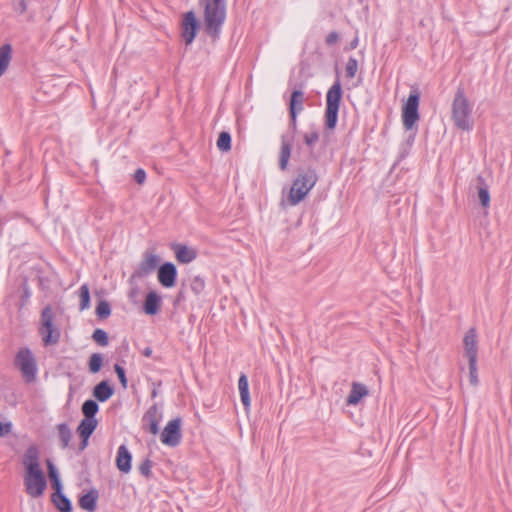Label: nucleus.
<instances>
[{"label": "nucleus", "mask_w": 512, "mask_h": 512, "mask_svg": "<svg viewBox=\"0 0 512 512\" xmlns=\"http://www.w3.org/2000/svg\"><path fill=\"white\" fill-rule=\"evenodd\" d=\"M368 394L369 390L366 385L359 382H353L350 393L346 399V403L347 405H357L360 400L368 396Z\"/></svg>", "instance_id": "dca6fc26"}, {"label": "nucleus", "mask_w": 512, "mask_h": 512, "mask_svg": "<svg viewBox=\"0 0 512 512\" xmlns=\"http://www.w3.org/2000/svg\"><path fill=\"white\" fill-rule=\"evenodd\" d=\"M341 99L342 87L340 81L337 80L330 87L326 96L325 126L329 130H333L337 124Z\"/></svg>", "instance_id": "39448f33"}, {"label": "nucleus", "mask_w": 512, "mask_h": 512, "mask_svg": "<svg viewBox=\"0 0 512 512\" xmlns=\"http://www.w3.org/2000/svg\"><path fill=\"white\" fill-rule=\"evenodd\" d=\"M98 410L99 406L94 400H86L82 405V413L86 419H95L94 416Z\"/></svg>", "instance_id": "c85d7f7f"}, {"label": "nucleus", "mask_w": 512, "mask_h": 512, "mask_svg": "<svg viewBox=\"0 0 512 512\" xmlns=\"http://www.w3.org/2000/svg\"><path fill=\"white\" fill-rule=\"evenodd\" d=\"M198 28V21L195 17L194 12L189 11L184 15L182 21V37L186 43L189 45L193 42L196 32Z\"/></svg>", "instance_id": "9b49d317"}, {"label": "nucleus", "mask_w": 512, "mask_h": 512, "mask_svg": "<svg viewBox=\"0 0 512 512\" xmlns=\"http://www.w3.org/2000/svg\"><path fill=\"white\" fill-rule=\"evenodd\" d=\"M172 249L175 252L177 261L183 264H188L195 260L197 257L196 250L186 245L174 244L172 245Z\"/></svg>", "instance_id": "2eb2a0df"}, {"label": "nucleus", "mask_w": 512, "mask_h": 512, "mask_svg": "<svg viewBox=\"0 0 512 512\" xmlns=\"http://www.w3.org/2000/svg\"><path fill=\"white\" fill-rule=\"evenodd\" d=\"M31 296V291L29 289V287L27 285L24 286V292H23V295L21 297V302H20V309L23 308L26 303L28 302L29 298Z\"/></svg>", "instance_id": "c03bdc74"}, {"label": "nucleus", "mask_w": 512, "mask_h": 512, "mask_svg": "<svg viewBox=\"0 0 512 512\" xmlns=\"http://www.w3.org/2000/svg\"><path fill=\"white\" fill-rule=\"evenodd\" d=\"M151 468H152V461L150 459H145L140 465H139V471L140 473L145 476L146 478L151 477Z\"/></svg>", "instance_id": "58836bf2"}, {"label": "nucleus", "mask_w": 512, "mask_h": 512, "mask_svg": "<svg viewBox=\"0 0 512 512\" xmlns=\"http://www.w3.org/2000/svg\"><path fill=\"white\" fill-rule=\"evenodd\" d=\"M98 425L96 419H82L77 427V433L82 439L88 440Z\"/></svg>", "instance_id": "b1692460"}, {"label": "nucleus", "mask_w": 512, "mask_h": 512, "mask_svg": "<svg viewBox=\"0 0 512 512\" xmlns=\"http://www.w3.org/2000/svg\"><path fill=\"white\" fill-rule=\"evenodd\" d=\"M473 105L467 98L465 91L459 87L455 93L451 106V119L454 125L462 131L473 128Z\"/></svg>", "instance_id": "f257e3e1"}, {"label": "nucleus", "mask_w": 512, "mask_h": 512, "mask_svg": "<svg viewBox=\"0 0 512 512\" xmlns=\"http://www.w3.org/2000/svg\"><path fill=\"white\" fill-rule=\"evenodd\" d=\"M103 364V357L100 353H93L88 362L89 371L91 373H97L100 371Z\"/></svg>", "instance_id": "7c9ffc66"}, {"label": "nucleus", "mask_w": 512, "mask_h": 512, "mask_svg": "<svg viewBox=\"0 0 512 512\" xmlns=\"http://www.w3.org/2000/svg\"><path fill=\"white\" fill-rule=\"evenodd\" d=\"M318 140L319 134L316 131H312L304 135V141L309 147H312Z\"/></svg>", "instance_id": "a19ab883"}, {"label": "nucleus", "mask_w": 512, "mask_h": 512, "mask_svg": "<svg viewBox=\"0 0 512 512\" xmlns=\"http://www.w3.org/2000/svg\"><path fill=\"white\" fill-rule=\"evenodd\" d=\"M317 181L318 175L315 169L306 168L299 170L287 197L289 205L295 206L304 200Z\"/></svg>", "instance_id": "f03ea898"}, {"label": "nucleus", "mask_w": 512, "mask_h": 512, "mask_svg": "<svg viewBox=\"0 0 512 512\" xmlns=\"http://www.w3.org/2000/svg\"><path fill=\"white\" fill-rule=\"evenodd\" d=\"M357 69H358L357 60L355 58H349L346 63V67H345L346 76L348 78L355 77Z\"/></svg>", "instance_id": "4c0bfd02"}, {"label": "nucleus", "mask_w": 512, "mask_h": 512, "mask_svg": "<svg viewBox=\"0 0 512 512\" xmlns=\"http://www.w3.org/2000/svg\"><path fill=\"white\" fill-rule=\"evenodd\" d=\"M131 459L132 456L125 445H121L118 448L116 457V466L123 472L128 473L131 470Z\"/></svg>", "instance_id": "f3484780"}, {"label": "nucleus", "mask_w": 512, "mask_h": 512, "mask_svg": "<svg viewBox=\"0 0 512 512\" xmlns=\"http://www.w3.org/2000/svg\"><path fill=\"white\" fill-rule=\"evenodd\" d=\"M290 127L293 130V132H296V130H297V115L290 116Z\"/></svg>", "instance_id": "8fccbe9b"}, {"label": "nucleus", "mask_w": 512, "mask_h": 512, "mask_svg": "<svg viewBox=\"0 0 512 512\" xmlns=\"http://www.w3.org/2000/svg\"><path fill=\"white\" fill-rule=\"evenodd\" d=\"M56 428L58 431L60 446L62 449H65L69 446L72 439V431L66 423L58 424Z\"/></svg>", "instance_id": "bb28decb"}, {"label": "nucleus", "mask_w": 512, "mask_h": 512, "mask_svg": "<svg viewBox=\"0 0 512 512\" xmlns=\"http://www.w3.org/2000/svg\"><path fill=\"white\" fill-rule=\"evenodd\" d=\"M477 189H478V198H479L481 205L485 208L489 207V205H490L489 188L482 176L477 177Z\"/></svg>", "instance_id": "a878e982"}, {"label": "nucleus", "mask_w": 512, "mask_h": 512, "mask_svg": "<svg viewBox=\"0 0 512 512\" xmlns=\"http://www.w3.org/2000/svg\"><path fill=\"white\" fill-rule=\"evenodd\" d=\"M92 339L100 346H107L109 342L107 333L99 328L93 332Z\"/></svg>", "instance_id": "c9c22d12"}, {"label": "nucleus", "mask_w": 512, "mask_h": 512, "mask_svg": "<svg viewBox=\"0 0 512 512\" xmlns=\"http://www.w3.org/2000/svg\"><path fill=\"white\" fill-rule=\"evenodd\" d=\"M15 366L20 370L21 375L25 382H34L37 375V362L27 347L19 349L14 360Z\"/></svg>", "instance_id": "423d86ee"}, {"label": "nucleus", "mask_w": 512, "mask_h": 512, "mask_svg": "<svg viewBox=\"0 0 512 512\" xmlns=\"http://www.w3.org/2000/svg\"><path fill=\"white\" fill-rule=\"evenodd\" d=\"M217 148L222 152L231 150V135L229 132L222 131L217 139Z\"/></svg>", "instance_id": "c756f323"}, {"label": "nucleus", "mask_w": 512, "mask_h": 512, "mask_svg": "<svg viewBox=\"0 0 512 512\" xmlns=\"http://www.w3.org/2000/svg\"><path fill=\"white\" fill-rule=\"evenodd\" d=\"M80 310H85L90 305V292L86 284L82 285L79 290Z\"/></svg>", "instance_id": "2f4dec72"}, {"label": "nucleus", "mask_w": 512, "mask_h": 512, "mask_svg": "<svg viewBox=\"0 0 512 512\" xmlns=\"http://www.w3.org/2000/svg\"><path fill=\"white\" fill-rule=\"evenodd\" d=\"M226 17L225 0H206L204 21L207 33L216 38Z\"/></svg>", "instance_id": "7ed1b4c3"}, {"label": "nucleus", "mask_w": 512, "mask_h": 512, "mask_svg": "<svg viewBox=\"0 0 512 512\" xmlns=\"http://www.w3.org/2000/svg\"><path fill=\"white\" fill-rule=\"evenodd\" d=\"M469 362V381L473 386H477L479 383L478 373H477V360L468 361Z\"/></svg>", "instance_id": "e433bc0d"}, {"label": "nucleus", "mask_w": 512, "mask_h": 512, "mask_svg": "<svg viewBox=\"0 0 512 512\" xmlns=\"http://www.w3.org/2000/svg\"><path fill=\"white\" fill-rule=\"evenodd\" d=\"M419 93L412 91L403 106L402 119L406 130H410L419 120Z\"/></svg>", "instance_id": "6e6552de"}, {"label": "nucleus", "mask_w": 512, "mask_h": 512, "mask_svg": "<svg viewBox=\"0 0 512 512\" xmlns=\"http://www.w3.org/2000/svg\"><path fill=\"white\" fill-rule=\"evenodd\" d=\"M160 256L152 251H145L143 258L133 272L134 278H144L153 273L160 263Z\"/></svg>", "instance_id": "1a4fd4ad"}, {"label": "nucleus", "mask_w": 512, "mask_h": 512, "mask_svg": "<svg viewBox=\"0 0 512 512\" xmlns=\"http://www.w3.org/2000/svg\"><path fill=\"white\" fill-rule=\"evenodd\" d=\"M339 39V35L337 32L333 31V32H330L327 36H326V39H325V42L327 45H333L335 44Z\"/></svg>", "instance_id": "de8ad7c7"}, {"label": "nucleus", "mask_w": 512, "mask_h": 512, "mask_svg": "<svg viewBox=\"0 0 512 512\" xmlns=\"http://www.w3.org/2000/svg\"><path fill=\"white\" fill-rule=\"evenodd\" d=\"M55 314L51 306H46L40 316V325L38 332L41 336L43 345L53 346L60 341V329L54 324Z\"/></svg>", "instance_id": "20e7f679"}, {"label": "nucleus", "mask_w": 512, "mask_h": 512, "mask_svg": "<svg viewBox=\"0 0 512 512\" xmlns=\"http://www.w3.org/2000/svg\"><path fill=\"white\" fill-rule=\"evenodd\" d=\"M305 96L301 90H294L291 93L289 101V114L290 116L298 115L304 110Z\"/></svg>", "instance_id": "a211bd4d"}, {"label": "nucleus", "mask_w": 512, "mask_h": 512, "mask_svg": "<svg viewBox=\"0 0 512 512\" xmlns=\"http://www.w3.org/2000/svg\"><path fill=\"white\" fill-rule=\"evenodd\" d=\"M464 354L467 357L468 361L477 360L478 358V340H477V332L474 327L470 328L464 338Z\"/></svg>", "instance_id": "ddd939ff"}, {"label": "nucleus", "mask_w": 512, "mask_h": 512, "mask_svg": "<svg viewBox=\"0 0 512 512\" xmlns=\"http://www.w3.org/2000/svg\"><path fill=\"white\" fill-rule=\"evenodd\" d=\"M52 502L54 503L56 508L61 512L72 511L70 500L62 493H53Z\"/></svg>", "instance_id": "cd10ccee"}, {"label": "nucleus", "mask_w": 512, "mask_h": 512, "mask_svg": "<svg viewBox=\"0 0 512 512\" xmlns=\"http://www.w3.org/2000/svg\"><path fill=\"white\" fill-rule=\"evenodd\" d=\"M13 8L18 14H24L27 10L26 0H15L13 3Z\"/></svg>", "instance_id": "79ce46f5"}, {"label": "nucleus", "mask_w": 512, "mask_h": 512, "mask_svg": "<svg viewBox=\"0 0 512 512\" xmlns=\"http://www.w3.org/2000/svg\"><path fill=\"white\" fill-rule=\"evenodd\" d=\"M23 482L26 493L31 498H40L47 488V480L43 470L25 471Z\"/></svg>", "instance_id": "0eeeda50"}, {"label": "nucleus", "mask_w": 512, "mask_h": 512, "mask_svg": "<svg viewBox=\"0 0 512 512\" xmlns=\"http://www.w3.org/2000/svg\"><path fill=\"white\" fill-rule=\"evenodd\" d=\"M47 467L50 480L53 481L55 479H59L57 469L55 468L54 464L49 460L47 461Z\"/></svg>", "instance_id": "37998d69"}, {"label": "nucleus", "mask_w": 512, "mask_h": 512, "mask_svg": "<svg viewBox=\"0 0 512 512\" xmlns=\"http://www.w3.org/2000/svg\"><path fill=\"white\" fill-rule=\"evenodd\" d=\"M190 288L195 295H199L204 291L205 281L200 276H194L190 279Z\"/></svg>", "instance_id": "f704fd0d"}, {"label": "nucleus", "mask_w": 512, "mask_h": 512, "mask_svg": "<svg viewBox=\"0 0 512 512\" xmlns=\"http://www.w3.org/2000/svg\"><path fill=\"white\" fill-rule=\"evenodd\" d=\"M291 150H292L291 140L285 135L281 136V148H280V153H279V168L282 171L287 169L289 159L291 156Z\"/></svg>", "instance_id": "6ab92c4d"}, {"label": "nucleus", "mask_w": 512, "mask_h": 512, "mask_svg": "<svg viewBox=\"0 0 512 512\" xmlns=\"http://www.w3.org/2000/svg\"><path fill=\"white\" fill-rule=\"evenodd\" d=\"M113 388L107 381H101L93 389V396L100 402L107 401L113 395Z\"/></svg>", "instance_id": "5701e85b"}, {"label": "nucleus", "mask_w": 512, "mask_h": 512, "mask_svg": "<svg viewBox=\"0 0 512 512\" xmlns=\"http://www.w3.org/2000/svg\"><path fill=\"white\" fill-rule=\"evenodd\" d=\"M39 458L40 453L38 447L35 445L29 446L22 459L25 471L41 470Z\"/></svg>", "instance_id": "4468645a"}, {"label": "nucleus", "mask_w": 512, "mask_h": 512, "mask_svg": "<svg viewBox=\"0 0 512 512\" xmlns=\"http://www.w3.org/2000/svg\"><path fill=\"white\" fill-rule=\"evenodd\" d=\"M13 48L9 43L0 46V77L8 70L12 60Z\"/></svg>", "instance_id": "4be33fe9"}, {"label": "nucleus", "mask_w": 512, "mask_h": 512, "mask_svg": "<svg viewBox=\"0 0 512 512\" xmlns=\"http://www.w3.org/2000/svg\"><path fill=\"white\" fill-rule=\"evenodd\" d=\"M52 482V487L55 489L54 493H61V483L60 479H55Z\"/></svg>", "instance_id": "09e8293b"}, {"label": "nucleus", "mask_w": 512, "mask_h": 512, "mask_svg": "<svg viewBox=\"0 0 512 512\" xmlns=\"http://www.w3.org/2000/svg\"><path fill=\"white\" fill-rule=\"evenodd\" d=\"M114 370L119 378V381L122 385L123 388H126L127 387V378H126V375H125V370L122 366L116 364L114 366Z\"/></svg>", "instance_id": "ea45409f"}, {"label": "nucleus", "mask_w": 512, "mask_h": 512, "mask_svg": "<svg viewBox=\"0 0 512 512\" xmlns=\"http://www.w3.org/2000/svg\"><path fill=\"white\" fill-rule=\"evenodd\" d=\"M357 46H358V37H355V38L351 41V43H350V45H349V49H355Z\"/></svg>", "instance_id": "3c124183"}, {"label": "nucleus", "mask_w": 512, "mask_h": 512, "mask_svg": "<svg viewBox=\"0 0 512 512\" xmlns=\"http://www.w3.org/2000/svg\"><path fill=\"white\" fill-rule=\"evenodd\" d=\"M156 412H157V407L156 405H153L149 411L147 412V416L150 418V424H149V431L153 434V435H156L158 432H159V427H158V421L155 417L156 415Z\"/></svg>", "instance_id": "72a5a7b5"}, {"label": "nucleus", "mask_w": 512, "mask_h": 512, "mask_svg": "<svg viewBox=\"0 0 512 512\" xmlns=\"http://www.w3.org/2000/svg\"><path fill=\"white\" fill-rule=\"evenodd\" d=\"M134 179L138 184H143L146 179V173L143 169H137L134 174Z\"/></svg>", "instance_id": "a18cd8bd"}, {"label": "nucleus", "mask_w": 512, "mask_h": 512, "mask_svg": "<svg viewBox=\"0 0 512 512\" xmlns=\"http://www.w3.org/2000/svg\"><path fill=\"white\" fill-rule=\"evenodd\" d=\"M177 278L176 266L171 262H165L158 268V281L166 288H171L175 285Z\"/></svg>", "instance_id": "f8f14e48"}, {"label": "nucleus", "mask_w": 512, "mask_h": 512, "mask_svg": "<svg viewBox=\"0 0 512 512\" xmlns=\"http://www.w3.org/2000/svg\"><path fill=\"white\" fill-rule=\"evenodd\" d=\"M151 353H152V350L150 348H146L144 350V355L147 356V357H149L151 355Z\"/></svg>", "instance_id": "864d4df0"}, {"label": "nucleus", "mask_w": 512, "mask_h": 512, "mask_svg": "<svg viewBox=\"0 0 512 512\" xmlns=\"http://www.w3.org/2000/svg\"><path fill=\"white\" fill-rule=\"evenodd\" d=\"M238 388L242 404L246 410L250 407V394H249V383L248 378L245 374H241L238 380Z\"/></svg>", "instance_id": "393cba45"}, {"label": "nucleus", "mask_w": 512, "mask_h": 512, "mask_svg": "<svg viewBox=\"0 0 512 512\" xmlns=\"http://www.w3.org/2000/svg\"><path fill=\"white\" fill-rule=\"evenodd\" d=\"M12 425L10 422H0V436L4 437L11 432Z\"/></svg>", "instance_id": "49530a36"}, {"label": "nucleus", "mask_w": 512, "mask_h": 512, "mask_svg": "<svg viewBox=\"0 0 512 512\" xmlns=\"http://www.w3.org/2000/svg\"><path fill=\"white\" fill-rule=\"evenodd\" d=\"M182 438L181 419L170 420L161 433V442L167 446H177Z\"/></svg>", "instance_id": "9d476101"}, {"label": "nucleus", "mask_w": 512, "mask_h": 512, "mask_svg": "<svg viewBox=\"0 0 512 512\" xmlns=\"http://www.w3.org/2000/svg\"><path fill=\"white\" fill-rule=\"evenodd\" d=\"M95 313L98 316V318L106 319L111 314L110 304L105 300L100 301L96 306Z\"/></svg>", "instance_id": "473e14b6"}, {"label": "nucleus", "mask_w": 512, "mask_h": 512, "mask_svg": "<svg viewBox=\"0 0 512 512\" xmlns=\"http://www.w3.org/2000/svg\"><path fill=\"white\" fill-rule=\"evenodd\" d=\"M87 444H88V440L82 439L80 449H81V450L85 449V448H86V446H87Z\"/></svg>", "instance_id": "603ef678"}, {"label": "nucleus", "mask_w": 512, "mask_h": 512, "mask_svg": "<svg viewBox=\"0 0 512 512\" xmlns=\"http://www.w3.org/2000/svg\"><path fill=\"white\" fill-rule=\"evenodd\" d=\"M161 306V297L155 291L147 293L144 301V312L148 315H155L159 312Z\"/></svg>", "instance_id": "aec40b11"}, {"label": "nucleus", "mask_w": 512, "mask_h": 512, "mask_svg": "<svg viewBox=\"0 0 512 512\" xmlns=\"http://www.w3.org/2000/svg\"><path fill=\"white\" fill-rule=\"evenodd\" d=\"M98 500V492L94 489L90 490L86 494L82 495L79 499V506L88 512H94L96 510Z\"/></svg>", "instance_id": "412c9836"}]
</instances>
